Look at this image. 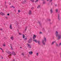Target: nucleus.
Masks as SVG:
<instances>
[{
	"mask_svg": "<svg viewBox=\"0 0 61 61\" xmlns=\"http://www.w3.org/2000/svg\"><path fill=\"white\" fill-rule=\"evenodd\" d=\"M55 35L56 36V37H57L58 40H59V39H61V33L58 34V32H57V31H56V32Z\"/></svg>",
	"mask_w": 61,
	"mask_h": 61,
	"instance_id": "nucleus-1",
	"label": "nucleus"
},
{
	"mask_svg": "<svg viewBox=\"0 0 61 61\" xmlns=\"http://www.w3.org/2000/svg\"><path fill=\"white\" fill-rule=\"evenodd\" d=\"M46 38L45 37H44L43 39L42 40V43L44 46H45L46 45Z\"/></svg>",
	"mask_w": 61,
	"mask_h": 61,
	"instance_id": "nucleus-2",
	"label": "nucleus"
},
{
	"mask_svg": "<svg viewBox=\"0 0 61 61\" xmlns=\"http://www.w3.org/2000/svg\"><path fill=\"white\" fill-rule=\"evenodd\" d=\"M36 36L35 35H33V37L34 41L36 43H37V41L35 39L36 38Z\"/></svg>",
	"mask_w": 61,
	"mask_h": 61,
	"instance_id": "nucleus-3",
	"label": "nucleus"
},
{
	"mask_svg": "<svg viewBox=\"0 0 61 61\" xmlns=\"http://www.w3.org/2000/svg\"><path fill=\"white\" fill-rule=\"evenodd\" d=\"M6 52L8 54H10L9 56H8V57H9V58H10V57H9V56H12V55H11V52H10V51H6Z\"/></svg>",
	"mask_w": 61,
	"mask_h": 61,
	"instance_id": "nucleus-4",
	"label": "nucleus"
},
{
	"mask_svg": "<svg viewBox=\"0 0 61 61\" xmlns=\"http://www.w3.org/2000/svg\"><path fill=\"white\" fill-rule=\"evenodd\" d=\"M32 41L31 39H29L28 41V42L29 43H31L32 42Z\"/></svg>",
	"mask_w": 61,
	"mask_h": 61,
	"instance_id": "nucleus-5",
	"label": "nucleus"
},
{
	"mask_svg": "<svg viewBox=\"0 0 61 61\" xmlns=\"http://www.w3.org/2000/svg\"><path fill=\"white\" fill-rule=\"evenodd\" d=\"M11 53L13 55H16V54L15 53V52H14V51H12L11 52Z\"/></svg>",
	"mask_w": 61,
	"mask_h": 61,
	"instance_id": "nucleus-6",
	"label": "nucleus"
},
{
	"mask_svg": "<svg viewBox=\"0 0 61 61\" xmlns=\"http://www.w3.org/2000/svg\"><path fill=\"white\" fill-rule=\"evenodd\" d=\"M27 45H28V46L29 48H31V46L30 44H27Z\"/></svg>",
	"mask_w": 61,
	"mask_h": 61,
	"instance_id": "nucleus-7",
	"label": "nucleus"
},
{
	"mask_svg": "<svg viewBox=\"0 0 61 61\" xmlns=\"http://www.w3.org/2000/svg\"><path fill=\"white\" fill-rule=\"evenodd\" d=\"M29 15H31L32 14V11L31 10H30L29 11Z\"/></svg>",
	"mask_w": 61,
	"mask_h": 61,
	"instance_id": "nucleus-8",
	"label": "nucleus"
},
{
	"mask_svg": "<svg viewBox=\"0 0 61 61\" xmlns=\"http://www.w3.org/2000/svg\"><path fill=\"white\" fill-rule=\"evenodd\" d=\"M0 15H5V14L3 12H1L0 13Z\"/></svg>",
	"mask_w": 61,
	"mask_h": 61,
	"instance_id": "nucleus-9",
	"label": "nucleus"
},
{
	"mask_svg": "<svg viewBox=\"0 0 61 61\" xmlns=\"http://www.w3.org/2000/svg\"><path fill=\"white\" fill-rule=\"evenodd\" d=\"M55 43H56V41H54L52 42V43L51 44V45H53Z\"/></svg>",
	"mask_w": 61,
	"mask_h": 61,
	"instance_id": "nucleus-10",
	"label": "nucleus"
},
{
	"mask_svg": "<svg viewBox=\"0 0 61 61\" xmlns=\"http://www.w3.org/2000/svg\"><path fill=\"white\" fill-rule=\"evenodd\" d=\"M29 54H30V55H32V54H33V52H32L31 51V52H29Z\"/></svg>",
	"mask_w": 61,
	"mask_h": 61,
	"instance_id": "nucleus-11",
	"label": "nucleus"
},
{
	"mask_svg": "<svg viewBox=\"0 0 61 61\" xmlns=\"http://www.w3.org/2000/svg\"><path fill=\"white\" fill-rule=\"evenodd\" d=\"M14 37H13L12 36H11L10 37V39H11V40H14Z\"/></svg>",
	"mask_w": 61,
	"mask_h": 61,
	"instance_id": "nucleus-12",
	"label": "nucleus"
},
{
	"mask_svg": "<svg viewBox=\"0 0 61 61\" xmlns=\"http://www.w3.org/2000/svg\"><path fill=\"white\" fill-rule=\"evenodd\" d=\"M10 29H12V25H10Z\"/></svg>",
	"mask_w": 61,
	"mask_h": 61,
	"instance_id": "nucleus-13",
	"label": "nucleus"
},
{
	"mask_svg": "<svg viewBox=\"0 0 61 61\" xmlns=\"http://www.w3.org/2000/svg\"><path fill=\"white\" fill-rule=\"evenodd\" d=\"M41 43V42H40V41H38V44L39 45H40V44Z\"/></svg>",
	"mask_w": 61,
	"mask_h": 61,
	"instance_id": "nucleus-14",
	"label": "nucleus"
},
{
	"mask_svg": "<svg viewBox=\"0 0 61 61\" xmlns=\"http://www.w3.org/2000/svg\"><path fill=\"white\" fill-rule=\"evenodd\" d=\"M25 35H24L23 34V38H25Z\"/></svg>",
	"mask_w": 61,
	"mask_h": 61,
	"instance_id": "nucleus-15",
	"label": "nucleus"
},
{
	"mask_svg": "<svg viewBox=\"0 0 61 61\" xmlns=\"http://www.w3.org/2000/svg\"><path fill=\"white\" fill-rule=\"evenodd\" d=\"M51 13H53V10H52V9H51Z\"/></svg>",
	"mask_w": 61,
	"mask_h": 61,
	"instance_id": "nucleus-16",
	"label": "nucleus"
},
{
	"mask_svg": "<svg viewBox=\"0 0 61 61\" xmlns=\"http://www.w3.org/2000/svg\"><path fill=\"white\" fill-rule=\"evenodd\" d=\"M50 1V2H51V1H52V0H47V1Z\"/></svg>",
	"mask_w": 61,
	"mask_h": 61,
	"instance_id": "nucleus-17",
	"label": "nucleus"
},
{
	"mask_svg": "<svg viewBox=\"0 0 61 61\" xmlns=\"http://www.w3.org/2000/svg\"><path fill=\"white\" fill-rule=\"evenodd\" d=\"M59 17H60V16H59V15L58 14V19H59Z\"/></svg>",
	"mask_w": 61,
	"mask_h": 61,
	"instance_id": "nucleus-18",
	"label": "nucleus"
},
{
	"mask_svg": "<svg viewBox=\"0 0 61 61\" xmlns=\"http://www.w3.org/2000/svg\"><path fill=\"white\" fill-rule=\"evenodd\" d=\"M22 55L23 56H24V55H25V53H24L23 52L22 53Z\"/></svg>",
	"mask_w": 61,
	"mask_h": 61,
	"instance_id": "nucleus-19",
	"label": "nucleus"
},
{
	"mask_svg": "<svg viewBox=\"0 0 61 61\" xmlns=\"http://www.w3.org/2000/svg\"><path fill=\"white\" fill-rule=\"evenodd\" d=\"M10 46L11 47V50H13V47H12V46Z\"/></svg>",
	"mask_w": 61,
	"mask_h": 61,
	"instance_id": "nucleus-20",
	"label": "nucleus"
},
{
	"mask_svg": "<svg viewBox=\"0 0 61 61\" xmlns=\"http://www.w3.org/2000/svg\"><path fill=\"white\" fill-rule=\"evenodd\" d=\"M3 46H5V44H3Z\"/></svg>",
	"mask_w": 61,
	"mask_h": 61,
	"instance_id": "nucleus-21",
	"label": "nucleus"
},
{
	"mask_svg": "<svg viewBox=\"0 0 61 61\" xmlns=\"http://www.w3.org/2000/svg\"><path fill=\"white\" fill-rule=\"evenodd\" d=\"M32 2H34L35 1L34 0H30Z\"/></svg>",
	"mask_w": 61,
	"mask_h": 61,
	"instance_id": "nucleus-22",
	"label": "nucleus"
},
{
	"mask_svg": "<svg viewBox=\"0 0 61 61\" xmlns=\"http://www.w3.org/2000/svg\"><path fill=\"white\" fill-rule=\"evenodd\" d=\"M25 2H26V1L25 2V1H23L22 2V3H23V4H25Z\"/></svg>",
	"mask_w": 61,
	"mask_h": 61,
	"instance_id": "nucleus-23",
	"label": "nucleus"
},
{
	"mask_svg": "<svg viewBox=\"0 0 61 61\" xmlns=\"http://www.w3.org/2000/svg\"><path fill=\"white\" fill-rule=\"evenodd\" d=\"M19 35H21L22 34L21 33H19Z\"/></svg>",
	"mask_w": 61,
	"mask_h": 61,
	"instance_id": "nucleus-24",
	"label": "nucleus"
},
{
	"mask_svg": "<svg viewBox=\"0 0 61 61\" xmlns=\"http://www.w3.org/2000/svg\"><path fill=\"white\" fill-rule=\"evenodd\" d=\"M18 13H20V10H18Z\"/></svg>",
	"mask_w": 61,
	"mask_h": 61,
	"instance_id": "nucleus-25",
	"label": "nucleus"
},
{
	"mask_svg": "<svg viewBox=\"0 0 61 61\" xmlns=\"http://www.w3.org/2000/svg\"><path fill=\"white\" fill-rule=\"evenodd\" d=\"M37 1H38V0H36V1H35V3H36L37 2Z\"/></svg>",
	"mask_w": 61,
	"mask_h": 61,
	"instance_id": "nucleus-26",
	"label": "nucleus"
},
{
	"mask_svg": "<svg viewBox=\"0 0 61 61\" xmlns=\"http://www.w3.org/2000/svg\"><path fill=\"white\" fill-rule=\"evenodd\" d=\"M41 8V7L40 6V5H39L38 6V8Z\"/></svg>",
	"mask_w": 61,
	"mask_h": 61,
	"instance_id": "nucleus-27",
	"label": "nucleus"
},
{
	"mask_svg": "<svg viewBox=\"0 0 61 61\" xmlns=\"http://www.w3.org/2000/svg\"><path fill=\"white\" fill-rule=\"evenodd\" d=\"M31 9H32V10H33V9H34V7H32L31 8Z\"/></svg>",
	"mask_w": 61,
	"mask_h": 61,
	"instance_id": "nucleus-28",
	"label": "nucleus"
},
{
	"mask_svg": "<svg viewBox=\"0 0 61 61\" xmlns=\"http://www.w3.org/2000/svg\"><path fill=\"white\" fill-rule=\"evenodd\" d=\"M39 24L40 25L41 24V23L40 22H39Z\"/></svg>",
	"mask_w": 61,
	"mask_h": 61,
	"instance_id": "nucleus-29",
	"label": "nucleus"
},
{
	"mask_svg": "<svg viewBox=\"0 0 61 61\" xmlns=\"http://www.w3.org/2000/svg\"><path fill=\"white\" fill-rule=\"evenodd\" d=\"M43 4H46V2H45L44 1L43 2Z\"/></svg>",
	"mask_w": 61,
	"mask_h": 61,
	"instance_id": "nucleus-30",
	"label": "nucleus"
},
{
	"mask_svg": "<svg viewBox=\"0 0 61 61\" xmlns=\"http://www.w3.org/2000/svg\"><path fill=\"white\" fill-rule=\"evenodd\" d=\"M42 34V32H40V34Z\"/></svg>",
	"mask_w": 61,
	"mask_h": 61,
	"instance_id": "nucleus-31",
	"label": "nucleus"
},
{
	"mask_svg": "<svg viewBox=\"0 0 61 61\" xmlns=\"http://www.w3.org/2000/svg\"><path fill=\"white\" fill-rule=\"evenodd\" d=\"M14 7V6H11V8H12V7Z\"/></svg>",
	"mask_w": 61,
	"mask_h": 61,
	"instance_id": "nucleus-32",
	"label": "nucleus"
},
{
	"mask_svg": "<svg viewBox=\"0 0 61 61\" xmlns=\"http://www.w3.org/2000/svg\"><path fill=\"white\" fill-rule=\"evenodd\" d=\"M2 52H3V53H4V52L3 50H2Z\"/></svg>",
	"mask_w": 61,
	"mask_h": 61,
	"instance_id": "nucleus-33",
	"label": "nucleus"
},
{
	"mask_svg": "<svg viewBox=\"0 0 61 61\" xmlns=\"http://www.w3.org/2000/svg\"><path fill=\"white\" fill-rule=\"evenodd\" d=\"M27 39V38L26 37L25 38V40H26V39Z\"/></svg>",
	"mask_w": 61,
	"mask_h": 61,
	"instance_id": "nucleus-34",
	"label": "nucleus"
},
{
	"mask_svg": "<svg viewBox=\"0 0 61 61\" xmlns=\"http://www.w3.org/2000/svg\"><path fill=\"white\" fill-rule=\"evenodd\" d=\"M25 31H26V29H25Z\"/></svg>",
	"mask_w": 61,
	"mask_h": 61,
	"instance_id": "nucleus-35",
	"label": "nucleus"
},
{
	"mask_svg": "<svg viewBox=\"0 0 61 61\" xmlns=\"http://www.w3.org/2000/svg\"><path fill=\"white\" fill-rule=\"evenodd\" d=\"M2 29H0V30H1V31H2Z\"/></svg>",
	"mask_w": 61,
	"mask_h": 61,
	"instance_id": "nucleus-36",
	"label": "nucleus"
},
{
	"mask_svg": "<svg viewBox=\"0 0 61 61\" xmlns=\"http://www.w3.org/2000/svg\"><path fill=\"white\" fill-rule=\"evenodd\" d=\"M42 30H43V31H44V30H45V29H44V28H43Z\"/></svg>",
	"mask_w": 61,
	"mask_h": 61,
	"instance_id": "nucleus-37",
	"label": "nucleus"
},
{
	"mask_svg": "<svg viewBox=\"0 0 61 61\" xmlns=\"http://www.w3.org/2000/svg\"><path fill=\"white\" fill-rule=\"evenodd\" d=\"M7 15H9V14H7Z\"/></svg>",
	"mask_w": 61,
	"mask_h": 61,
	"instance_id": "nucleus-38",
	"label": "nucleus"
},
{
	"mask_svg": "<svg viewBox=\"0 0 61 61\" xmlns=\"http://www.w3.org/2000/svg\"><path fill=\"white\" fill-rule=\"evenodd\" d=\"M58 10H56V12H57V11H58Z\"/></svg>",
	"mask_w": 61,
	"mask_h": 61,
	"instance_id": "nucleus-39",
	"label": "nucleus"
},
{
	"mask_svg": "<svg viewBox=\"0 0 61 61\" xmlns=\"http://www.w3.org/2000/svg\"><path fill=\"white\" fill-rule=\"evenodd\" d=\"M6 2H5V4H6Z\"/></svg>",
	"mask_w": 61,
	"mask_h": 61,
	"instance_id": "nucleus-40",
	"label": "nucleus"
},
{
	"mask_svg": "<svg viewBox=\"0 0 61 61\" xmlns=\"http://www.w3.org/2000/svg\"><path fill=\"white\" fill-rule=\"evenodd\" d=\"M56 46H58V44H56Z\"/></svg>",
	"mask_w": 61,
	"mask_h": 61,
	"instance_id": "nucleus-41",
	"label": "nucleus"
},
{
	"mask_svg": "<svg viewBox=\"0 0 61 61\" xmlns=\"http://www.w3.org/2000/svg\"><path fill=\"white\" fill-rule=\"evenodd\" d=\"M0 49H1V50H3V49H2L1 48H0Z\"/></svg>",
	"mask_w": 61,
	"mask_h": 61,
	"instance_id": "nucleus-42",
	"label": "nucleus"
},
{
	"mask_svg": "<svg viewBox=\"0 0 61 61\" xmlns=\"http://www.w3.org/2000/svg\"><path fill=\"white\" fill-rule=\"evenodd\" d=\"M11 46H12V45L11 44H10V47H11Z\"/></svg>",
	"mask_w": 61,
	"mask_h": 61,
	"instance_id": "nucleus-43",
	"label": "nucleus"
},
{
	"mask_svg": "<svg viewBox=\"0 0 61 61\" xmlns=\"http://www.w3.org/2000/svg\"><path fill=\"white\" fill-rule=\"evenodd\" d=\"M38 55V53H37V56H38V55Z\"/></svg>",
	"mask_w": 61,
	"mask_h": 61,
	"instance_id": "nucleus-44",
	"label": "nucleus"
},
{
	"mask_svg": "<svg viewBox=\"0 0 61 61\" xmlns=\"http://www.w3.org/2000/svg\"><path fill=\"white\" fill-rule=\"evenodd\" d=\"M48 20L49 21H50V19H49Z\"/></svg>",
	"mask_w": 61,
	"mask_h": 61,
	"instance_id": "nucleus-45",
	"label": "nucleus"
},
{
	"mask_svg": "<svg viewBox=\"0 0 61 61\" xmlns=\"http://www.w3.org/2000/svg\"><path fill=\"white\" fill-rule=\"evenodd\" d=\"M60 45H61V43L60 44Z\"/></svg>",
	"mask_w": 61,
	"mask_h": 61,
	"instance_id": "nucleus-46",
	"label": "nucleus"
},
{
	"mask_svg": "<svg viewBox=\"0 0 61 61\" xmlns=\"http://www.w3.org/2000/svg\"><path fill=\"white\" fill-rule=\"evenodd\" d=\"M1 58H2V59H3V57H1Z\"/></svg>",
	"mask_w": 61,
	"mask_h": 61,
	"instance_id": "nucleus-47",
	"label": "nucleus"
},
{
	"mask_svg": "<svg viewBox=\"0 0 61 61\" xmlns=\"http://www.w3.org/2000/svg\"><path fill=\"white\" fill-rule=\"evenodd\" d=\"M55 6H57V5H55Z\"/></svg>",
	"mask_w": 61,
	"mask_h": 61,
	"instance_id": "nucleus-48",
	"label": "nucleus"
},
{
	"mask_svg": "<svg viewBox=\"0 0 61 61\" xmlns=\"http://www.w3.org/2000/svg\"><path fill=\"white\" fill-rule=\"evenodd\" d=\"M5 18L6 19H7V17H6Z\"/></svg>",
	"mask_w": 61,
	"mask_h": 61,
	"instance_id": "nucleus-49",
	"label": "nucleus"
},
{
	"mask_svg": "<svg viewBox=\"0 0 61 61\" xmlns=\"http://www.w3.org/2000/svg\"><path fill=\"white\" fill-rule=\"evenodd\" d=\"M12 61H15V60H13Z\"/></svg>",
	"mask_w": 61,
	"mask_h": 61,
	"instance_id": "nucleus-50",
	"label": "nucleus"
},
{
	"mask_svg": "<svg viewBox=\"0 0 61 61\" xmlns=\"http://www.w3.org/2000/svg\"><path fill=\"white\" fill-rule=\"evenodd\" d=\"M24 1H25V2H26V0H24Z\"/></svg>",
	"mask_w": 61,
	"mask_h": 61,
	"instance_id": "nucleus-51",
	"label": "nucleus"
},
{
	"mask_svg": "<svg viewBox=\"0 0 61 61\" xmlns=\"http://www.w3.org/2000/svg\"><path fill=\"white\" fill-rule=\"evenodd\" d=\"M20 48H22V47H20Z\"/></svg>",
	"mask_w": 61,
	"mask_h": 61,
	"instance_id": "nucleus-52",
	"label": "nucleus"
},
{
	"mask_svg": "<svg viewBox=\"0 0 61 61\" xmlns=\"http://www.w3.org/2000/svg\"><path fill=\"white\" fill-rule=\"evenodd\" d=\"M61 55V53L60 54Z\"/></svg>",
	"mask_w": 61,
	"mask_h": 61,
	"instance_id": "nucleus-53",
	"label": "nucleus"
},
{
	"mask_svg": "<svg viewBox=\"0 0 61 61\" xmlns=\"http://www.w3.org/2000/svg\"><path fill=\"white\" fill-rule=\"evenodd\" d=\"M13 7V8H15V7Z\"/></svg>",
	"mask_w": 61,
	"mask_h": 61,
	"instance_id": "nucleus-54",
	"label": "nucleus"
},
{
	"mask_svg": "<svg viewBox=\"0 0 61 61\" xmlns=\"http://www.w3.org/2000/svg\"><path fill=\"white\" fill-rule=\"evenodd\" d=\"M37 8H38V7H37Z\"/></svg>",
	"mask_w": 61,
	"mask_h": 61,
	"instance_id": "nucleus-55",
	"label": "nucleus"
},
{
	"mask_svg": "<svg viewBox=\"0 0 61 61\" xmlns=\"http://www.w3.org/2000/svg\"><path fill=\"white\" fill-rule=\"evenodd\" d=\"M1 56V57H2V56Z\"/></svg>",
	"mask_w": 61,
	"mask_h": 61,
	"instance_id": "nucleus-56",
	"label": "nucleus"
},
{
	"mask_svg": "<svg viewBox=\"0 0 61 61\" xmlns=\"http://www.w3.org/2000/svg\"><path fill=\"white\" fill-rule=\"evenodd\" d=\"M10 5H11V3H10Z\"/></svg>",
	"mask_w": 61,
	"mask_h": 61,
	"instance_id": "nucleus-57",
	"label": "nucleus"
},
{
	"mask_svg": "<svg viewBox=\"0 0 61 61\" xmlns=\"http://www.w3.org/2000/svg\"><path fill=\"white\" fill-rule=\"evenodd\" d=\"M1 48H0V49Z\"/></svg>",
	"mask_w": 61,
	"mask_h": 61,
	"instance_id": "nucleus-58",
	"label": "nucleus"
},
{
	"mask_svg": "<svg viewBox=\"0 0 61 61\" xmlns=\"http://www.w3.org/2000/svg\"><path fill=\"white\" fill-rule=\"evenodd\" d=\"M52 4L51 3V5Z\"/></svg>",
	"mask_w": 61,
	"mask_h": 61,
	"instance_id": "nucleus-59",
	"label": "nucleus"
}]
</instances>
